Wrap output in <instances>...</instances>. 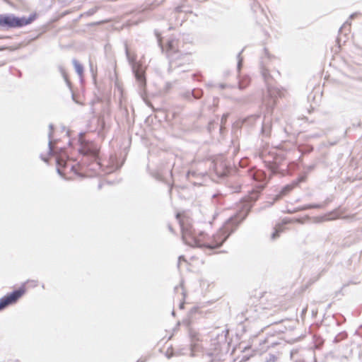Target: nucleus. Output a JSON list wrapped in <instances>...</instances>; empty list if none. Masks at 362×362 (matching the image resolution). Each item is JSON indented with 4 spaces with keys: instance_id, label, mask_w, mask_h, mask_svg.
I'll use <instances>...</instances> for the list:
<instances>
[{
    "instance_id": "nucleus-1",
    "label": "nucleus",
    "mask_w": 362,
    "mask_h": 362,
    "mask_svg": "<svg viewBox=\"0 0 362 362\" xmlns=\"http://www.w3.org/2000/svg\"><path fill=\"white\" fill-rule=\"evenodd\" d=\"M248 176L257 184L241 200L237 214L234 216H231L213 235L211 242L201 244L199 240L192 234L191 230L185 226L184 221L180 219V214H176V218L179 221L182 230V238L185 244L192 247H206L209 250L218 248L223 245L230 235L235 230L237 226L247 216L253 204L258 199L260 193L266 187L269 180L264 171L256 168L249 170Z\"/></svg>"
},
{
    "instance_id": "nucleus-2",
    "label": "nucleus",
    "mask_w": 362,
    "mask_h": 362,
    "mask_svg": "<svg viewBox=\"0 0 362 362\" xmlns=\"http://www.w3.org/2000/svg\"><path fill=\"white\" fill-rule=\"evenodd\" d=\"M166 52L169 59L168 73H182L189 70L191 56L188 53L182 54L180 52L177 40L171 39L168 41Z\"/></svg>"
},
{
    "instance_id": "nucleus-3",
    "label": "nucleus",
    "mask_w": 362,
    "mask_h": 362,
    "mask_svg": "<svg viewBox=\"0 0 362 362\" xmlns=\"http://www.w3.org/2000/svg\"><path fill=\"white\" fill-rule=\"evenodd\" d=\"M36 14H30L28 17H18L13 14H0V28H19L30 24L36 18Z\"/></svg>"
},
{
    "instance_id": "nucleus-4",
    "label": "nucleus",
    "mask_w": 362,
    "mask_h": 362,
    "mask_svg": "<svg viewBox=\"0 0 362 362\" xmlns=\"http://www.w3.org/2000/svg\"><path fill=\"white\" fill-rule=\"evenodd\" d=\"M124 47L127 59L131 66L132 71L136 81L139 83L140 87H144L146 86V77L142 70L141 64L137 62L136 54L134 53L132 54L130 53L127 43L124 44Z\"/></svg>"
},
{
    "instance_id": "nucleus-5",
    "label": "nucleus",
    "mask_w": 362,
    "mask_h": 362,
    "mask_svg": "<svg viewBox=\"0 0 362 362\" xmlns=\"http://www.w3.org/2000/svg\"><path fill=\"white\" fill-rule=\"evenodd\" d=\"M261 73L267 86L268 95L271 98L272 100V102L269 101L268 103H267V106L268 107L272 108L276 103V99L277 98L283 97L284 93L281 90L272 86V83L270 81L272 77L270 75L269 71L266 68L262 67Z\"/></svg>"
},
{
    "instance_id": "nucleus-6",
    "label": "nucleus",
    "mask_w": 362,
    "mask_h": 362,
    "mask_svg": "<svg viewBox=\"0 0 362 362\" xmlns=\"http://www.w3.org/2000/svg\"><path fill=\"white\" fill-rule=\"evenodd\" d=\"M25 287L21 286L19 288L13 291L11 293L0 298V311L5 309L10 305L18 301V300L25 293Z\"/></svg>"
},
{
    "instance_id": "nucleus-7",
    "label": "nucleus",
    "mask_w": 362,
    "mask_h": 362,
    "mask_svg": "<svg viewBox=\"0 0 362 362\" xmlns=\"http://www.w3.org/2000/svg\"><path fill=\"white\" fill-rule=\"evenodd\" d=\"M79 151L84 156H90L93 160L90 164L91 170L97 171L101 168L100 163L98 160V150L96 148L89 145H84L81 147Z\"/></svg>"
},
{
    "instance_id": "nucleus-8",
    "label": "nucleus",
    "mask_w": 362,
    "mask_h": 362,
    "mask_svg": "<svg viewBox=\"0 0 362 362\" xmlns=\"http://www.w3.org/2000/svg\"><path fill=\"white\" fill-rule=\"evenodd\" d=\"M306 176L301 175L296 180H293L291 183L285 185L281 190L279 195H278L276 199H278L280 197L284 196L290 192L293 188L297 187L299 183L305 181Z\"/></svg>"
},
{
    "instance_id": "nucleus-9",
    "label": "nucleus",
    "mask_w": 362,
    "mask_h": 362,
    "mask_svg": "<svg viewBox=\"0 0 362 362\" xmlns=\"http://www.w3.org/2000/svg\"><path fill=\"white\" fill-rule=\"evenodd\" d=\"M213 346L214 348L212 355L216 358H221L223 354H226L228 351V345L226 341L223 343H214Z\"/></svg>"
},
{
    "instance_id": "nucleus-10",
    "label": "nucleus",
    "mask_w": 362,
    "mask_h": 362,
    "mask_svg": "<svg viewBox=\"0 0 362 362\" xmlns=\"http://www.w3.org/2000/svg\"><path fill=\"white\" fill-rule=\"evenodd\" d=\"M271 129L272 121L269 118L265 117L262 122V134L265 136H268L270 134Z\"/></svg>"
},
{
    "instance_id": "nucleus-11",
    "label": "nucleus",
    "mask_w": 362,
    "mask_h": 362,
    "mask_svg": "<svg viewBox=\"0 0 362 362\" xmlns=\"http://www.w3.org/2000/svg\"><path fill=\"white\" fill-rule=\"evenodd\" d=\"M203 95V91L202 89L194 88L191 92H187L185 94V97L187 99L190 98L192 95L195 99H199Z\"/></svg>"
},
{
    "instance_id": "nucleus-12",
    "label": "nucleus",
    "mask_w": 362,
    "mask_h": 362,
    "mask_svg": "<svg viewBox=\"0 0 362 362\" xmlns=\"http://www.w3.org/2000/svg\"><path fill=\"white\" fill-rule=\"evenodd\" d=\"M57 165L58 166L57 171L59 175L61 176L63 175V173L60 169V168H64L66 166V160L64 158L63 156H57L56 158Z\"/></svg>"
},
{
    "instance_id": "nucleus-13",
    "label": "nucleus",
    "mask_w": 362,
    "mask_h": 362,
    "mask_svg": "<svg viewBox=\"0 0 362 362\" xmlns=\"http://www.w3.org/2000/svg\"><path fill=\"white\" fill-rule=\"evenodd\" d=\"M49 132L48 133V138H49V142H48L49 153L50 155H52L54 153V150H53L52 146V135H53L54 125L52 124H49Z\"/></svg>"
},
{
    "instance_id": "nucleus-14",
    "label": "nucleus",
    "mask_w": 362,
    "mask_h": 362,
    "mask_svg": "<svg viewBox=\"0 0 362 362\" xmlns=\"http://www.w3.org/2000/svg\"><path fill=\"white\" fill-rule=\"evenodd\" d=\"M73 65L78 76H81L83 73V66L76 59L72 60Z\"/></svg>"
},
{
    "instance_id": "nucleus-15",
    "label": "nucleus",
    "mask_w": 362,
    "mask_h": 362,
    "mask_svg": "<svg viewBox=\"0 0 362 362\" xmlns=\"http://www.w3.org/2000/svg\"><path fill=\"white\" fill-rule=\"evenodd\" d=\"M59 70L62 77L64 78L66 85L69 87H71V82H70V81L68 78V76H67V74L66 73V71H65L64 68L63 66H59Z\"/></svg>"
},
{
    "instance_id": "nucleus-16",
    "label": "nucleus",
    "mask_w": 362,
    "mask_h": 362,
    "mask_svg": "<svg viewBox=\"0 0 362 362\" xmlns=\"http://www.w3.org/2000/svg\"><path fill=\"white\" fill-rule=\"evenodd\" d=\"M283 231V228L281 226H279L278 227L274 228V231L272 233L271 235V239L274 240H276L279 236V234Z\"/></svg>"
},
{
    "instance_id": "nucleus-17",
    "label": "nucleus",
    "mask_w": 362,
    "mask_h": 362,
    "mask_svg": "<svg viewBox=\"0 0 362 362\" xmlns=\"http://www.w3.org/2000/svg\"><path fill=\"white\" fill-rule=\"evenodd\" d=\"M259 117L257 115H251L243 120V124H252Z\"/></svg>"
},
{
    "instance_id": "nucleus-18",
    "label": "nucleus",
    "mask_w": 362,
    "mask_h": 362,
    "mask_svg": "<svg viewBox=\"0 0 362 362\" xmlns=\"http://www.w3.org/2000/svg\"><path fill=\"white\" fill-rule=\"evenodd\" d=\"M323 206H324L323 204H308V205L304 206L302 208V209L305 210V209H320V208H322Z\"/></svg>"
},
{
    "instance_id": "nucleus-19",
    "label": "nucleus",
    "mask_w": 362,
    "mask_h": 362,
    "mask_svg": "<svg viewBox=\"0 0 362 362\" xmlns=\"http://www.w3.org/2000/svg\"><path fill=\"white\" fill-rule=\"evenodd\" d=\"M243 49H242L237 55V58H238V65H237V69H238V71H240L241 67H242V64H243V58L241 57V54L243 52Z\"/></svg>"
},
{
    "instance_id": "nucleus-20",
    "label": "nucleus",
    "mask_w": 362,
    "mask_h": 362,
    "mask_svg": "<svg viewBox=\"0 0 362 362\" xmlns=\"http://www.w3.org/2000/svg\"><path fill=\"white\" fill-rule=\"evenodd\" d=\"M346 337V334L345 333H340L338 335H337L334 339V343H338L341 340H342L344 338H345Z\"/></svg>"
},
{
    "instance_id": "nucleus-21",
    "label": "nucleus",
    "mask_w": 362,
    "mask_h": 362,
    "mask_svg": "<svg viewBox=\"0 0 362 362\" xmlns=\"http://www.w3.org/2000/svg\"><path fill=\"white\" fill-rule=\"evenodd\" d=\"M215 170L216 173L221 177H224L226 175V172L225 170H221L217 164H215Z\"/></svg>"
},
{
    "instance_id": "nucleus-22",
    "label": "nucleus",
    "mask_w": 362,
    "mask_h": 362,
    "mask_svg": "<svg viewBox=\"0 0 362 362\" xmlns=\"http://www.w3.org/2000/svg\"><path fill=\"white\" fill-rule=\"evenodd\" d=\"M268 168L272 171V175L277 173L278 172V165L276 164H269Z\"/></svg>"
},
{
    "instance_id": "nucleus-23",
    "label": "nucleus",
    "mask_w": 362,
    "mask_h": 362,
    "mask_svg": "<svg viewBox=\"0 0 362 362\" xmlns=\"http://www.w3.org/2000/svg\"><path fill=\"white\" fill-rule=\"evenodd\" d=\"M97 11H98V8L93 7V8L89 9L88 11H87L86 12H85L83 15L90 16H92L94 13H95Z\"/></svg>"
},
{
    "instance_id": "nucleus-24",
    "label": "nucleus",
    "mask_w": 362,
    "mask_h": 362,
    "mask_svg": "<svg viewBox=\"0 0 362 362\" xmlns=\"http://www.w3.org/2000/svg\"><path fill=\"white\" fill-rule=\"evenodd\" d=\"M315 168V164H312L308 166L305 167V169L306 170L305 174H308L313 171ZM306 176V175H305Z\"/></svg>"
},
{
    "instance_id": "nucleus-25",
    "label": "nucleus",
    "mask_w": 362,
    "mask_h": 362,
    "mask_svg": "<svg viewBox=\"0 0 362 362\" xmlns=\"http://www.w3.org/2000/svg\"><path fill=\"white\" fill-rule=\"evenodd\" d=\"M276 361V357L273 354H269V357L267 358V362H275Z\"/></svg>"
},
{
    "instance_id": "nucleus-26",
    "label": "nucleus",
    "mask_w": 362,
    "mask_h": 362,
    "mask_svg": "<svg viewBox=\"0 0 362 362\" xmlns=\"http://www.w3.org/2000/svg\"><path fill=\"white\" fill-rule=\"evenodd\" d=\"M221 194H214L213 196H212V199L214 200V199H219L220 197H221Z\"/></svg>"
},
{
    "instance_id": "nucleus-27",
    "label": "nucleus",
    "mask_w": 362,
    "mask_h": 362,
    "mask_svg": "<svg viewBox=\"0 0 362 362\" xmlns=\"http://www.w3.org/2000/svg\"><path fill=\"white\" fill-rule=\"evenodd\" d=\"M185 261V259L184 257V256H180L179 258H178V265L180 264V262L181 261Z\"/></svg>"
},
{
    "instance_id": "nucleus-28",
    "label": "nucleus",
    "mask_w": 362,
    "mask_h": 362,
    "mask_svg": "<svg viewBox=\"0 0 362 362\" xmlns=\"http://www.w3.org/2000/svg\"><path fill=\"white\" fill-rule=\"evenodd\" d=\"M218 87L221 89H224L226 87V84H225V83H220V84H218Z\"/></svg>"
},
{
    "instance_id": "nucleus-29",
    "label": "nucleus",
    "mask_w": 362,
    "mask_h": 362,
    "mask_svg": "<svg viewBox=\"0 0 362 362\" xmlns=\"http://www.w3.org/2000/svg\"><path fill=\"white\" fill-rule=\"evenodd\" d=\"M240 185H238L235 187L234 190L233 191V192H238L240 191Z\"/></svg>"
},
{
    "instance_id": "nucleus-30",
    "label": "nucleus",
    "mask_w": 362,
    "mask_h": 362,
    "mask_svg": "<svg viewBox=\"0 0 362 362\" xmlns=\"http://www.w3.org/2000/svg\"><path fill=\"white\" fill-rule=\"evenodd\" d=\"M227 115H223L221 118V123L226 120Z\"/></svg>"
},
{
    "instance_id": "nucleus-31",
    "label": "nucleus",
    "mask_w": 362,
    "mask_h": 362,
    "mask_svg": "<svg viewBox=\"0 0 362 362\" xmlns=\"http://www.w3.org/2000/svg\"><path fill=\"white\" fill-rule=\"evenodd\" d=\"M357 15H358V13H352V14L350 16V18H355Z\"/></svg>"
},
{
    "instance_id": "nucleus-32",
    "label": "nucleus",
    "mask_w": 362,
    "mask_h": 362,
    "mask_svg": "<svg viewBox=\"0 0 362 362\" xmlns=\"http://www.w3.org/2000/svg\"><path fill=\"white\" fill-rule=\"evenodd\" d=\"M156 35H157V37H158V44H159V45H160V46H161V40H160V39L159 38V37H158V34H156Z\"/></svg>"
},
{
    "instance_id": "nucleus-33",
    "label": "nucleus",
    "mask_w": 362,
    "mask_h": 362,
    "mask_svg": "<svg viewBox=\"0 0 362 362\" xmlns=\"http://www.w3.org/2000/svg\"><path fill=\"white\" fill-rule=\"evenodd\" d=\"M184 308V303H180V308L182 309Z\"/></svg>"
},
{
    "instance_id": "nucleus-34",
    "label": "nucleus",
    "mask_w": 362,
    "mask_h": 362,
    "mask_svg": "<svg viewBox=\"0 0 362 362\" xmlns=\"http://www.w3.org/2000/svg\"><path fill=\"white\" fill-rule=\"evenodd\" d=\"M169 229H170V231H173V228H172V227L170 226H169Z\"/></svg>"
},
{
    "instance_id": "nucleus-35",
    "label": "nucleus",
    "mask_w": 362,
    "mask_h": 362,
    "mask_svg": "<svg viewBox=\"0 0 362 362\" xmlns=\"http://www.w3.org/2000/svg\"><path fill=\"white\" fill-rule=\"evenodd\" d=\"M45 162H47V160L46 158H42Z\"/></svg>"
},
{
    "instance_id": "nucleus-36",
    "label": "nucleus",
    "mask_w": 362,
    "mask_h": 362,
    "mask_svg": "<svg viewBox=\"0 0 362 362\" xmlns=\"http://www.w3.org/2000/svg\"><path fill=\"white\" fill-rule=\"evenodd\" d=\"M102 187V185L101 184H99L98 185V188L100 189Z\"/></svg>"
},
{
    "instance_id": "nucleus-37",
    "label": "nucleus",
    "mask_w": 362,
    "mask_h": 362,
    "mask_svg": "<svg viewBox=\"0 0 362 362\" xmlns=\"http://www.w3.org/2000/svg\"><path fill=\"white\" fill-rule=\"evenodd\" d=\"M72 98H73V100H75V99H74V94L72 95Z\"/></svg>"
}]
</instances>
